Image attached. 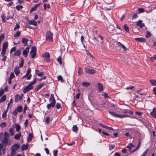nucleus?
<instances>
[{
	"instance_id": "21",
	"label": "nucleus",
	"mask_w": 156,
	"mask_h": 156,
	"mask_svg": "<svg viewBox=\"0 0 156 156\" xmlns=\"http://www.w3.org/2000/svg\"><path fill=\"white\" fill-rule=\"evenodd\" d=\"M28 41V40L26 38H23L22 39V42L25 46L27 45V42Z\"/></svg>"
},
{
	"instance_id": "42",
	"label": "nucleus",
	"mask_w": 156,
	"mask_h": 156,
	"mask_svg": "<svg viewBox=\"0 0 156 156\" xmlns=\"http://www.w3.org/2000/svg\"><path fill=\"white\" fill-rule=\"evenodd\" d=\"M139 12V13L143 12H144V9L142 8H140L138 9Z\"/></svg>"
},
{
	"instance_id": "64",
	"label": "nucleus",
	"mask_w": 156,
	"mask_h": 156,
	"mask_svg": "<svg viewBox=\"0 0 156 156\" xmlns=\"http://www.w3.org/2000/svg\"><path fill=\"white\" fill-rule=\"evenodd\" d=\"M44 74V73L43 72H41V73H39L37 74V75L39 76H43Z\"/></svg>"
},
{
	"instance_id": "51",
	"label": "nucleus",
	"mask_w": 156,
	"mask_h": 156,
	"mask_svg": "<svg viewBox=\"0 0 156 156\" xmlns=\"http://www.w3.org/2000/svg\"><path fill=\"white\" fill-rule=\"evenodd\" d=\"M50 118L49 117H46L45 122L47 124H48L49 122Z\"/></svg>"
},
{
	"instance_id": "17",
	"label": "nucleus",
	"mask_w": 156,
	"mask_h": 156,
	"mask_svg": "<svg viewBox=\"0 0 156 156\" xmlns=\"http://www.w3.org/2000/svg\"><path fill=\"white\" fill-rule=\"evenodd\" d=\"M43 56L46 59L48 60L50 57V54L48 52H45L44 54V55H43Z\"/></svg>"
},
{
	"instance_id": "20",
	"label": "nucleus",
	"mask_w": 156,
	"mask_h": 156,
	"mask_svg": "<svg viewBox=\"0 0 156 156\" xmlns=\"http://www.w3.org/2000/svg\"><path fill=\"white\" fill-rule=\"evenodd\" d=\"M29 23L30 24L34 26H36L37 25V22L34 20H30L29 22Z\"/></svg>"
},
{
	"instance_id": "4",
	"label": "nucleus",
	"mask_w": 156,
	"mask_h": 156,
	"mask_svg": "<svg viewBox=\"0 0 156 156\" xmlns=\"http://www.w3.org/2000/svg\"><path fill=\"white\" fill-rule=\"evenodd\" d=\"M84 70L86 73L90 74H94L96 72L94 69H90L88 67L85 68L84 69Z\"/></svg>"
},
{
	"instance_id": "40",
	"label": "nucleus",
	"mask_w": 156,
	"mask_h": 156,
	"mask_svg": "<svg viewBox=\"0 0 156 156\" xmlns=\"http://www.w3.org/2000/svg\"><path fill=\"white\" fill-rule=\"evenodd\" d=\"M134 87H135L134 86H131L127 87L126 88V89L127 90H129V89L130 90H132L133 89Z\"/></svg>"
},
{
	"instance_id": "39",
	"label": "nucleus",
	"mask_w": 156,
	"mask_h": 156,
	"mask_svg": "<svg viewBox=\"0 0 156 156\" xmlns=\"http://www.w3.org/2000/svg\"><path fill=\"white\" fill-rule=\"evenodd\" d=\"M58 80V81H60L61 82L63 81V78L61 76H58L57 77Z\"/></svg>"
},
{
	"instance_id": "11",
	"label": "nucleus",
	"mask_w": 156,
	"mask_h": 156,
	"mask_svg": "<svg viewBox=\"0 0 156 156\" xmlns=\"http://www.w3.org/2000/svg\"><path fill=\"white\" fill-rule=\"evenodd\" d=\"M151 115L154 118H156V108H154L153 111L150 113Z\"/></svg>"
},
{
	"instance_id": "19",
	"label": "nucleus",
	"mask_w": 156,
	"mask_h": 156,
	"mask_svg": "<svg viewBox=\"0 0 156 156\" xmlns=\"http://www.w3.org/2000/svg\"><path fill=\"white\" fill-rule=\"evenodd\" d=\"M21 136V134L20 132L19 133L16 134L14 136V138L16 140H19L20 139Z\"/></svg>"
},
{
	"instance_id": "31",
	"label": "nucleus",
	"mask_w": 156,
	"mask_h": 156,
	"mask_svg": "<svg viewBox=\"0 0 156 156\" xmlns=\"http://www.w3.org/2000/svg\"><path fill=\"white\" fill-rule=\"evenodd\" d=\"M6 99V96L5 95H4L0 99V102L2 103Z\"/></svg>"
},
{
	"instance_id": "55",
	"label": "nucleus",
	"mask_w": 156,
	"mask_h": 156,
	"mask_svg": "<svg viewBox=\"0 0 156 156\" xmlns=\"http://www.w3.org/2000/svg\"><path fill=\"white\" fill-rule=\"evenodd\" d=\"M31 72V69H28L27 72H26V75H27L28 76L30 74Z\"/></svg>"
},
{
	"instance_id": "9",
	"label": "nucleus",
	"mask_w": 156,
	"mask_h": 156,
	"mask_svg": "<svg viewBox=\"0 0 156 156\" xmlns=\"http://www.w3.org/2000/svg\"><path fill=\"white\" fill-rule=\"evenodd\" d=\"M19 147L20 146L18 144H15L12 146L11 148V150L16 151L18 150Z\"/></svg>"
},
{
	"instance_id": "56",
	"label": "nucleus",
	"mask_w": 156,
	"mask_h": 156,
	"mask_svg": "<svg viewBox=\"0 0 156 156\" xmlns=\"http://www.w3.org/2000/svg\"><path fill=\"white\" fill-rule=\"evenodd\" d=\"M20 27V26L18 23H16V27L14 29V30H15L16 29H18Z\"/></svg>"
},
{
	"instance_id": "3",
	"label": "nucleus",
	"mask_w": 156,
	"mask_h": 156,
	"mask_svg": "<svg viewBox=\"0 0 156 156\" xmlns=\"http://www.w3.org/2000/svg\"><path fill=\"white\" fill-rule=\"evenodd\" d=\"M36 48L35 47L33 46L31 49V50L30 52V54L31 55V58H34L36 55Z\"/></svg>"
},
{
	"instance_id": "62",
	"label": "nucleus",
	"mask_w": 156,
	"mask_h": 156,
	"mask_svg": "<svg viewBox=\"0 0 156 156\" xmlns=\"http://www.w3.org/2000/svg\"><path fill=\"white\" fill-rule=\"evenodd\" d=\"M4 90H1L0 91V96L1 97L4 94Z\"/></svg>"
},
{
	"instance_id": "8",
	"label": "nucleus",
	"mask_w": 156,
	"mask_h": 156,
	"mask_svg": "<svg viewBox=\"0 0 156 156\" xmlns=\"http://www.w3.org/2000/svg\"><path fill=\"white\" fill-rule=\"evenodd\" d=\"M23 96L22 94L21 96L19 94H16L15 96V101L16 102H18L19 101L21 100Z\"/></svg>"
},
{
	"instance_id": "29",
	"label": "nucleus",
	"mask_w": 156,
	"mask_h": 156,
	"mask_svg": "<svg viewBox=\"0 0 156 156\" xmlns=\"http://www.w3.org/2000/svg\"><path fill=\"white\" fill-rule=\"evenodd\" d=\"M151 84L153 86H156V80H150Z\"/></svg>"
},
{
	"instance_id": "43",
	"label": "nucleus",
	"mask_w": 156,
	"mask_h": 156,
	"mask_svg": "<svg viewBox=\"0 0 156 156\" xmlns=\"http://www.w3.org/2000/svg\"><path fill=\"white\" fill-rule=\"evenodd\" d=\"M148 149H147L143 153L141 156H146L147 153L148 152Z\"/></svg>"
},
{
	"instance_id": "6",
	"label": "nucleus",
	"mask_w": 156,
	"mask_h": 156,
	"mask_svg": "<svg viewBox=\"0 0 156 156\" xmlns=\"http://www.w3.org/2000/svg\"><path fill=\"white\" fill-rule=\"evenodd\" d=\"M33 88V87L29 84L27 86L24 88L23 90V92L24 93H26L29 90L32 89Z\"/></svg>"
},
{
	"instance_id": "49",
	"label": "nucleus",
	"mask_w": 156,
	"mask_h": 156,
	"mask_svg": "<svg viewBox=\"0 0 156 156\" xmlns=\"http://www.w3.org/2000/svg\"><path fill=\"white\" fill-rule=\"evenodd\" d=\"M14 76L15 75L14 73H13L12 72L10 73V77L9 78L12 79L14 78Z\"/></svg>"
},
{
	"instance_id": "12",
	"label": "nucleus",
	"mask_w": 156,
	"mask_h": 156,
	"mask_svg": "<svg viewBox=\"0 0 156 156\" xmlns=\"http://www.w3.org/2000/svg\"><path fill=\"white\" fill-rule=\"evenodd\" d=\"M29 51V48L28 47L26 48L23 51V55L25 58L27 56V53Z\"/></svg>"
},
{
	"instance_id": "15",
	"label": "nucleus",
	"mask_w": 156,
	"mask_h": 156,
	"mask_svg": "<svg viewBox=\"0 0 156 156\" xmlns=\"http://www.w3.org/2000/svg\"><path fill=\"white\" fill-rule=\"evenodd\" d=\"M117 45L119 46H121L125 51H126L127 50V48L124 45L122 44L121 42H118L117 43Z\"/></svg>"
},
{
	"instance_id": "34",
	"label": "nucleus",
	"mask_w": 156,
	"mask_h": 156,
	"mask_svg": "<svg viewBox=\"0 0 156 156\" xmlns=\"http://www.w3.org/2000/svg\"><path fill=\"white\" fill-rule=\"evenodd\" d=\"M22 106H18L16 109L19 112H20L22 110Z\"/></svg>"
},
{
	"instance_id": "26",
	"label": "nucleus",
	"mask_w": 156,
	"mask_h": 156,
	"mask_svg": "<svg viewBox=\"0 0 156 156\" xmlns=\"http://www.w3.org/2000/svg\"><path fill=\"white\" fill-rule=\"evenodd\" d=\"M82 84L86 87H88L90 85V83L86 82H83L82 83Z\"/></svg>"
},
{
	"instance_id": "24",
	"label": "nucleus",
	"mask_w": 156,
	"mask_h": 156,
	"mask_svg": "<svg viewBox=\"0 0 156 156\" xmlns=\"http://www.w3.org/2000/svg\"><path fill=\"white\" fill-rule=\"evenodd\" d=\"M28 146L27 145H23L21 146V149L22 151H23L28 149Z\"/></svg>"
},
{
	"instance_id": "2",
	"label": "nucleus",
	"mask_w": 156,
	"mask_h": 156,
	"mask_svg": "<svg viewBox=\"0 0 156 156\" xmlns=\"http://www.w3.org/2000/svg\"><path fill=\"white\" fill-rule=\"evenodd\" d=\"M109 113L112 116L116 118H123L126 117H129V116L128 115H119L116 114L113 112L108 111Z\"/></svg>"
},
{
	"instance_id": "33",
	"label": "nucleus",
	"mask_w": 156,
	"mask_h": 156,
	"mask_svg": "<svg viewBox=\"0 0 156 156\" xmlns=\"http://www.w3.org/2000/svg\"><path fill=\"white\" fill-rule=\"evenodd\" d=\"M57 61L60 65L62 64V57L61 56H59L57 59Z\"/></svg>"
},
{
	"instance_id": "27",
	"label": "nucleus",
	"mask_w": 156,
	"mask_h": 156,
	"mask_svg": "<svg viewBox=\"0 0 156 156\" xmlns=\"http://www.w3.org/2000/svg\"><path fill=\"white\" fill-rule=\"evenodd\" d=\"M83 73V71L82 69L79 67L78 69V73L80 76Z\"/></svg>"
},
{
	"instance_id": "22",
	"label": "nucleus",
	"mask_w": 156,
	"mask_h": 156,
	"mask_svg": "<svg viewBox=\"0 0 156 156\" xmlns=\"http://www.w3.org/2000/svg\"><path fill=\"white\" fill-rule=\"evenodd\" d=\"M8 111V109L7 108V109L5 110L3 112L2 115V118L3 119H5V118L6 117V114Z\"/></svg>"
},
{
	"instance_id": "10",
	"label": "nucleus",
	"mask_w": 156,
	"mask_h": 156,
	"mask_svg": "<svg viewBox=\"0 0 156 156\" xmlns=\"http://www.w3.org/2000/svg\"><path fill=\"white\" fill-rule=\"evenodd\" d=\"M45 83H42L39 84L37 87L35 88V91H37L39 89L43 87L45 85Z\"/></svg>"
},
{
	"instance_id": "53",
	"label": "nucleus",
	"mask_w": 156,
	"mask_h": 156,
	"mask_svg": "<svg viewBox=\"0 0 156 156\" xmlns=\"http://www.w3.org/2000/svg\"><path fill=\"white\" fill-rule=\"evenodd\" d=\"M102 95L105 97V98H108V96L107 94L104 92H103L102 93Z\"/></svg>"
},
{
	"instance_id": "52",
	"label": "nucleus",
	"mask_w": 156,
	"mask_h": 156,
	"mask_svg": "<svg viewBox=\"0 0 156 156\" xmlns=\"http://www.w3.org/2000/svg\"><path fill=\"white\" fill-rule=\"evenodd\" d=\"M6 50L2 49L1 54L2 56H4L5 54Z\"/></svg>"
},
{
	"instance_id": "47",
	"label": "nucleus",
	"mask_w": 156,
	"mask_h": 156,
	"mask_svg": "<svg viewBox=\"0 0 156 156\" xmlns=\"http://www.w3.org/2000/svg\"><path fill=\"white\" fill-rule=\"evenodd\" d=\"M36 78H35L34 79L33 81L30 82L29 84L31 86H32L35 83H36Z\"/></svg>"
},
{
	"instance_id": "13",
	"label": "nucleus",
	"mask_w": 156,
	"mask_h": 156,
	"mask_svg": "<svg viewBox=\"0 0 156 156\" xmlns=\"http://www.w3.org/2000/svg\"><path fill=\"white\" fill-rule=\"evenodd\" d=\"M97 86L99 91L100 92H102L103 91L104 89L103 86L101 83H98Z\"/></svg>"
},
{
	"instance_id": "37",
	"label": "nucleus",
	"mask_w": 156,
	"mask_h": 156,
	"mask_svg": "<svg viewBox=\"0 0 156 156\" xmlns=\"http://www.w3.org/2000/svg\"><path fill=\"white\" fill-rule=\"evenodd\" d=\"M6 126V124L5 122H2L0 124V126L1 127L4 128Z\"/></svg>"
},
{
	"instance_id": "63",
	"label": "nucleus",
	"mask_w": 156,
	"mask_h": 156,
	"mask_svg": "<svg viewBox=\"0 0 156 156\" xmlns=\"http://www.w3.org/2000/svg\"><path fill=\"white\" fill-rule=\"evenodd\" d=\"M28 124V121L27 119H26L24 122V125L26 127H27Z\"/></svg>"
},
{
	"instance_id": "16",
	"label": "nucleus",
	"mask_w": 156,
	"mask_h": 156,
	"mask_svg": "<svg viewBox=\"0 0 156 156\" xmlns=\"http://www.w3.org/2000/svg\"><path fill=\"white\" fill-rule=\"evenodd\" d=\"M14 72L16 76H18L19 75L20 71L19 68L18 66H16L15 67L14 69Z\"/></svg>"
},
{
	"instance_id": "1",
	"label": "nucleus",
	"mask_w": 156,
	"mask_h": 156,
	"mask_svg": "<svg viewBox=\"0 0 156 156\" xmlns=\"http://www.w3.org/2000/svg\"><path fill=\"white\" fill-rule=\"evenodd\" d=\"M4 135L3 140H2V144L3 146H5L8 143V140L9 137V135L8 133L5 132L4 133Z\"/></svg>"
},
{
	"instance_id": "50",
	"label": "nucleus",
	"mask_w": 156,
	"mask_h": 156,
	"mask_svg": "<svg viewBox=\"0 0 156 156\" xmlns=\"http://www.w3.org/2000/svg\"><path fill=\"white\" fill-rule=\"evenodd\" d=\"M124 28L125 31H126L127 32H129V30L128 27L126 25H124Z\"/></svg>"
},
{
	"instance_id": "57",
	"label": "nucleus",
	"mask_w": 156,
	"mask_h": 156,
	"mask_svg": "<svg viewBox=\"0 0 156 156\" xmlns=\"http://www.w3.org/2000/svg\"><path fill=\"white\" fill-rule=\"evenodd\" d=\"M4 38V37L3 35H2L0 36V43H1V42Z\"/></svg>"
},
{
	"instance_id": "30",
	"label": "nucleus",
	"mask_w": 156,
	"mask_h": 156,
	"mask_svg": "<svg viewBox=\"0 0 156 156\" xmlns=\"http://www.w3.org/2000/svg\"><path fill=\"white\" fill-rule=\"evenodd\" d=\"M15 127L16 128V130L17 131H19L21 127L18 124H15Z\"/></svg>"
},
{
	"instance_id": "7",
	"label": "nucleus",
	"mask_w": 156,
	"mask_h": 156,
	"mask_svg": "<svg viewBox=\"0 0 156 156\" xmlns=\"http://www.w3.org/2000/svg\"><path fill=\"white\" fill-rule=\"evenodd\" d=\"M51 101L50 103L48 104L47 105L46 107L48 109H50L51 108H53L55 106L56 102Z\"/></svg>"
},
{
	"instance_id": "41",
	"label": "nucleus",
	"mask_w": 156,
	"mask_h": 156,
	"mask_svg": "<svg viewBox=\"0 0 156 156\" xmlns=\"http://www.w3.org/2000/svg\"><path fill=\"white\" fill-rule=\"evenodd\" d=\"M23 8V6L22 5H18L16 6V8L18 10H19L20 9Z\"/></svg>"
},
{
	"instance_id": "14",
	"label": "nucleus",
	"mask_w": 156,
	"mask_h": 156,
	"mask_svg": "<svg viewBox=\"0 0 156 156\" xmlns=\"http://www.w3.org/2000/svg\"><path fill=\"white\" fill-rule=\"evenodd\" d=\"M40 4H41L40 3H38V4H37V5H35L33 7L30 9V12H33V11H35V10H36L37 8V7H38L40 6Z\"/></svg>"
},
{
	"instance_id": "18",
	"label": "nucleus",
	"mask_w": 156,
	"mask_h": 156,
	"mask_svg": "<svg viewBox=\"0 0 156 156\" xmlns=\"http://www.w3.org/2000/svg\"><path fill=\"white\" fill-rule=\"evenodd\" d=\"M135 39L140 42H145L146 39L144 38H136Z\"/></svg>"
},
{
	"instance_id": "46",
	"label": "nucleus",
	"mask_w": 156,
	"mask_h": 156,
	"mask_svg": "<svg viewBox=\"0 0 156 156\" xmlns=\"http://www.w3.org/2000/svg\"><path fill=\"white\" fill-rule=\"evenodd\" d=\"M151 36V33L149 31H147L146 35V38H148Z\"/></svg>"
},
{
	"instance_id": "5",
	"label": "nucleus",
	"mask_w": 156,
	"mask_h": 156,
	"mask_svg": "<svg viewBox=\"0 0 156 156\" xmlns=\"http://www.w3.org/2000/svg\"><path fill=\"white\" fill-rule=\"evenodd\" d=\"M46 40L48 41H52L53 34L50 31L48 32L46 34Z\"/></svg>"
},
{
	"instance_id": "60",
	"label": "nucleus",
	"mask_w": 156,
	"mask_h": 156,
	"mask_svg": "<svg viewBox=\"0 0 156 156\" xmlns=\"http://www.w3.org/2000/svg\"><path fill=\"white\" fill-rule=\"evenodd\" d=\"M16 50V48L15 47H13L10 50V53H12V52L15 51Z\"/></svg>"
},
{
	"instance_id": "25",
	"label": "nucleus",
	"mask_w": 156,
	"mask_h": 156,
	"mask_svg": "<svg viewBox=\"0 0 156 156\" xmlns=\"http://www.w3.org/2000/svg\"><path fill=\"white\" fill-rule=\"evenodd\" d=\"M21 54V51L20 50H18L15 51L14 53V55L15 56H19Z\"/></svg>"
},
{
	"instance_id": "54",
	"label": "nucleus",
	"mask_w": 156,
	"mask_h": 156,
	"mask_svg": "<svg viewBox=\"0 0 156 156\" xmlns=\"http://www.w3.org/2000/svg\"><path fill=\"white\" fill-rule=\"evenodd\" d=\"M138 17V16L136 14H135L133 15V16L132 17V19L133 20L134 19H136Z\"/></svg>"
},
{
	"instance_id": "36",
	"label": "nucleus",
	"mask_w": 156,
	"mask_h": 156,
	"mask_svg": "<svg viewBox=\"0 0 156 156\" xmlns=\"http://www.w3.org/2000/svg\"><path fill=\"white\" fill-rule=\"evenodd\" d=\"M73 131L76 132L78 131V127L76 125H74L73 127Z\"/></svg>"
},
{
	"instance_id": "28",
	"label": "nucleus",
	"mask_w": 156,
	"mask_h": 156,
	"mask_svg": "<svg viewBox=\"0 0 156 156\" xmlns=\"http://www.w3.org/2000/svg\"><path fill=\"white\" fill-rule=\"evenodd\" d=\"M9 132L11 136H13L14 135V131L13 130V128H11L9 129Z\"/></svg>"
},
{
	"instance_id": "45",
	"label": "nucleus",
	"mask_w": 156,
	"mask_h": 156,
	"mask_svg": "<svg viewBox=\"0 0 156 156\" xmlns=\"http://www.w3.org/2000/svg\"><path fill=\"white\" fill-rule=\"evenodd\" d=\"M16 151L11 150V152L10 156H15L16 154Z\"/></svg>"
},
{
	"instance_id": "35",
	"label": "nucleus",
	"mask_w": 156,
	"mask_h": 156,
	"mask_svg": "<svg viewBox=\"0 0 156 156\" xmlns=\"http://www.w3.org/2000/svg\"><path fill=\"white\" fill-rule=\"evenodd\" d=\"M20 31H17L15 34H14V37H18L20 36Z\"/></svg>"
},
{
	"instance_id": "44",
	"label": "nucleus",
	"mask_w": 156,
	"mask_h": 156,
	"mask_svg": "<svg viewBox=\"0 0 156 156\" xmlns=\"http://www.w3.org/2000/svg\"><path fill=\"white\" fill-rule=\"evenodd\" d=\"M142 21L141 20H140L137 22L136 25L138 27H140L141 24L142 23Z\"/></svg>"
},
{
	"instance_id": "48",
	"label": "nucleus",
	"mask_w": 156,
	"mask_h": 156,
	"mask_svg": "<svg viewBox=\"0 0 156 156\" xmlns=\"http://www.w3.org/2000/svg\"><path fill=\"white\" fill-rule=\"evenodd\" d=\"M32 138V135L30 133L29 135L28 140L30 141Z\"/></svg>"
},
{
	"instance_id": "23",
	"label": "nucleus",
	"mask_w": 156,
	"mask_h": 156,
	"mask_svg": "<svg viewBox=\"0 0 156 156\" xmlns=\"http://www.w3.org/2000/svg\"><path fill=\"white\" fill-rule=\"evenodd\" d=\"M8 46V43L7 42H4L2 45V49H3L6 50Z\"/></svg>"
},
{
	"instance_id": "32",
	"label": "nucleus",
	"mask_w": 156,
	"mask_h": 156,
	"mask_svg": "<svg viewBox=\"0 0 156 156\" xmlns=\"http://www.w3.org/2000/svg\"><path fill=\"white\" fill-rule=\"evenodd\" d=\"M49 100L50 101H52L56 102L54 98V94H51V97L49 99Z\"/></svg>"
},
{
	"instance_id": "58",
	"label": "nucleus",
	"mask_w": 156,
	"mask_h": 156,
	"mask_svg": "<svg viewBox=\"0 0 156 156\" xmlns=\"http://www.w3.org/2000/svg\"><path fill=\"white\" fill-rule=\"evenodd\" d=\"M61 107V105L59 103H57L56 105V108L58 109H59Z\"/></svg>"
},
{
	"instance_id": "61",
	"label": "nucleus",
	"mask_w": 156,
	"mask_h": 156,
	"mask_svg": "<svg viewBox=\"0 0 156 156\" xmlns=\"http://www.w3.org/2000/svg\"><path fill=\"white\" fill-rule=\"evenodd\" d=\"M142 113L141 112H135V114L136 115H138L139 116L141 115L142 114Z\"/></svg>"
},
{
	"instance_id": "38",
	"label": "nucleus",
	"mask_w": 156,
	"mask_h": 156,
	"mask_svg": "<svg viewBox=\"0 0 156 156\" xmlns=\"http://www.w3.org/2000/svg\"><path fill=\"white\" fill-rule=\"evenodd\" d=\"M23 62H24L23 59L22 58H21V63L19 65V66L20 67L22 68L23 66Z\"/></svg>"
},
{
	"instance_id": "59",
	"label": "nucleus",
	"mask_w": 156,
	"mask_h": 156,
	"mask_svg": "<svg viewBox=\"0 0 156 156\" xmlns=\"http://www.w3.org/2000/svg\"><path fill=\"white\" fill-rule=\"evenodd\" d=\"M18 112V111H17L16 109H15L14 110L13 112V114L14 115H16Z\"/></svg>"
}]
</instances>
